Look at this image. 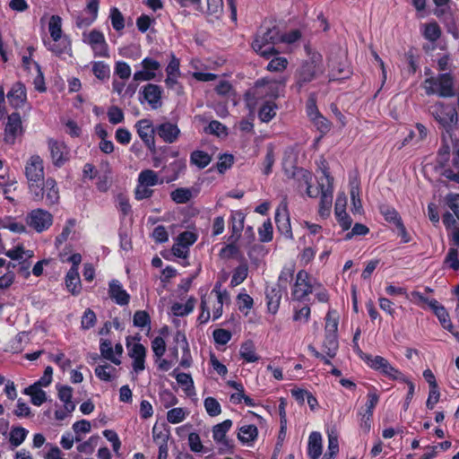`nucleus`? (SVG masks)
<instances>
[{
	"label": "nucleus",
	"mask_w": 459,
	"mask_h": 459,
	"mask_svg": "<svg viewBox=\"0 0 459 459\" xmlns=\"http://www.w3.org/2000/svg\"><path fill=\"white\" fill-rule=\"evenodd\" d=\"M328 445L326 452L323 453V437L320 432L313 431L307 439V453L309 459H334L339 453V433L335 427L326 429Z\"/></svg>",
	"instance_id": "1"
},
{
	"label": "nucleus",
	"mask_w": 459,
	"mask_h": 459,
	"mask_svg": "<svg viewBox=\"0 0 459 459\" xmlns=\"http://www.w3.org/2000/svg\"><path fill=\"white\" fill-rule=\"evenodd\" d=\"M229 301L227 290L216 285L212 291L204 296L201 301L200 324H206L210 319L217 320L222 316L223 305Z\"/></svg>",
	"instance_id": "2"
},
{
	"label": "nucleus",
	"mask_w": 459,
	"mask_h": 459,
	"mask_svg": "<svg viewBox=\"0 0 459 459\" xmlns=\"http://www.w3.org/2000/svg\"><path fill=\"white\" fill-rule=\"evenodd\" d=\"M48 36L43 39L48 50L56 56L68 54L71 51V43L62 30V19L58 15H52L48 22Z\"/></svg>",
	"instance_id": "3"
},
{
	"label": "nucleus",
	"mask_w": 459,
	"mask_h": 459,
	"mask_svg": "<svg viewBox=\"0 0 459 459\" xmlns=\"http://www.w3.org/2000/svg\"><path fill=\"white\" fill-rule=\"evenodd\" d=\"M297 155L293 149L286 151L283 158V169L288 176L296 177L298 181V186L299 189L305 188L307 195L310 198H316L318 196V189L313 188L312 183L314 176L311 172L298 169L295 166Z\"/></svg>",
	"instance_id": "4"
},
{
	"label": "nucleus",
	"mask_w": 459,
	"mask_h": 459,
	"mask_svg": "<svg viewBox=\"0 0 459 459\" xmlns=\"http://www.w3.org/2000/svg\"><path fill=\"white\" fill-rule=\"evenodd\" d=\"M285 87V80L264 78L258 80L251 91L247 94V102L249 107L255 106L258 100L277 99Z\"/></svg>",
	"instance_id": "5"
},
{
	"label": "nucleus",
	"mask_w": 459,
	"mask_h": 459,
	"mask_svg": "<svg viewBox=\"0 0 459 459\" xmlns=\"http://www.w3.org/2000/svg\"><path fill=\"white\" fill-rule=\"evenodd\" d=\"M324 72L322 56L317 52L309 53L296 74V82L293 87L299 91L304 85L317 78Z\"/></svg>",
	"instance_id": "6"
},
{
	"label": "nucleus",
	"mask_w": 459,
	"mask_h": 459,
	"mask_svg": "<svg viewBox=\"0 0 459 459\" xmlns=\"http://www.w3.org/2000/svg\"><path fill=\"white\" fill-rule=\"evenodd\" d=\"M360 359L368 368L378 372L390 380H405V374L394 367L388 359L379 355H371L358 350Z\"/></svg>",
	"instance_id": "7"
},
{
	"label": "nucleus",
	"mask_w": 459,
	"mask_h": 459,
	"mask_svg": "<svg viewBox=\"0 0 459 459\" xmlns=\"http://www.w3.org/2000/svg\"><path fill=\"white\" fill-rule=\"evenodd\" d=\"M25 175L30 193L37 198H42L40 185L44 179V165L40 156L35 154L29 158L25 165Z\"/></svg>",
	"instance_id": "8"
},
{
	"label": "nucleus",
	"mask_w": 459,
	"mask_h": 459,
	"mask_svg": "<svg viewBox=\"0 0 459 459\" xmlns=\"http://www.w3.org/2000/svg\"><path fill=\"white\" fill-rule=\"evenodd\" d=\"M277 43H279V31L277 29L272 28L257 34L252 43V48L261 56L270 58L279 53V50L275 49Z\"/></svg>",
	"instance_id": "9"
},
{
	"label": "nucleus",
	"mask_w": 459,
	"mask_h": 459,
	"mask_svg": "<svg viewBox=\"0 0 459 459\" xmlns=\"http://www.w3.org/2000/svg\"><path fill=\"white\" fill-rule=\"evenodd\" d=\"M319 169L325 177L326 187L324 183H319L318 195L321 194L320 204H319V214L325 218L329 216L332 204H333V178L330 175L326 162L322 160L319 164Z\"/></svg>",
	"instance_id": "10"
},
{
	"label": "nucleus",
	"mask_w": 459,
	"mask_h": 459,
	"mask_svg": "<svg viewBox=\"0 0 459 459\" xmlns=\"http://www.w3.org/2000/svg\"><path fill=\"white\" fill-rule=\"evenodd\" d=\"M423 88L428 95L437 94L440 97H453L455 93L454 78L449 74H439L437 78L426 79Z\"/></svg>",
	"instance_id": "11"
},
{
	"label": "nucleus",
	"mask_w": 459,
	"mask_h": 459,
	"mask_svg": "<svg viewBox=\"0 0 459 459\" xmlns=\"http://www.w3.org/2000/svg\"><path fill=\"white\" fill-rule=\"evenodd\" d=\"M127 354L132 359V374L139 375L145 369L146 348L141 343L139 336L126 338Z\"/></svg>",
	"instance_id": "12"
},
{
	"label": "nucleus",
	"mask_w": 459,
	"mask_h": 459,
	"mask_svg": "<svg viewBox=\"0 0 459 459\" xmlns=\"http://www.w3.org/2000/svg\"><path fill=\"white\" fill-rule=\"evenodd\" d=\"M158 173L152 169H143L140 172L137 178V185L134 190V195L137 200L146 199L152 196V186L161 184Z\"/></svg>",
	"instance_id": "13"
},
{
	"label": "nucleus",
	"mask_w": 459,
	"mask_h": 459,
	"mask_svg": "<svg viewBox=\"0 0 459 459\" xmlns=\"http://www.w3.org/2000/svg\"><path fill=\"white\" fill-rule=\"evenodd\" d=\"M429 113L434 119L443 127L449 128L458 119L456 108L452 104H445L437 101L429 107Z\"/></svg>",
	"instance_id": "14"
},
{
	"label": "nucleus",
	"mask_w": 459,
	"mask_h": 459,
	"mask_svg": "<svg viewBox=\"0 0 459 459\" xmlns=\"http://www.w3.org/2000/svg\"><path fill=\"white\" fill-rule=\"evenodd\" d=\"M339 315L335 310L330 309L325 317V341L324 343L328 356L333 357L338 348L337 330Z\"/></svg>",
	"instance_id": "15"
},
{
	"label": "nucleus",
	"mask_w": 459,
	"mask_h": 459,
	"mask_svg": "<svg viewBox=\"0 0 459 459\" xmlns=\"http://www.w3.org/2000/svg\"><path fill=\"white\" fill-rule=\"evenodd\" d=\"M82 40L90 46L94 56L108 57L109 56L108 45L104 34L98 30H91L82 33Z\"/></svg>",
	"instance_id": "16"
},
{
	"label": "nucleus",
	"mask_w": 459,
	"mask_h": 459,
	"mask_svg": "<svg viewBox=\"0 0 459 459\" xmlns=\"http://www.w3.org/2000/svg\"><path fill=\"white\" fill-rule=\"evenodd\" d=\"M27 225L35 231L41 233L50 228L53 223V216L43 209H35L26 215Z\"/></svg>",
	"instance_id": "17"
},
{
	"label": "nucleus",
	"mask_w": 459,
	"mask_h": 459,
	"mask_svg": "<svg viewBox=\"0 0 459 459\" xmlns=\"http://www.w3.org/2000/svg\"><path fill=\"white\" fill-rule=\"evenodd\" d=\"M315 281L305 271H299L296 276V281L292 290V297L297 300L304 299L308 294L313 293Z\"/></svg>",
	"instance_id": "18"
},
{
	"label": "nucleus",
	"mask_w": 459,
	"mask_h": 459,
	"mask_svg": "<svg viewBox=\"0 0 459 459\" xmlns=\"http://www.w3.org/2000/svg\"><path fill=\"white\" fill-rule=\"evenodd\" d=\"M140 66L142 69L134 74V80L136 82L152 81L160 74V62L152 57L143 58Z\"/></svg>",
	"instance_id": "19"
},
{
	"label": "nucleus",
	"mask_w": 459,
	"mask_h": 459,
	"mask_svg": "<svg viewBox=\"0 0 459 459\" xmlns=\"http://www.w3.org/2000/svg\"><path fill=\"white\" fill-rule=\"evenodd\" d=\"M162 88L157 84L148 83L140 91L141 103L147 102L151 108L157 109L162 105Z\"/></svg>",
	"instance_id": "20"
},
{
	"label": "nucleus",
	"mask_w": 459,
	"mask_h": 459,
	"mask_svg": "<svg viewBox=\"0 0 459 459\" xmlns=\"http://www.w3.org/2000/svg\"><path fill=\"white\" fill-rule=\"evenodd\" d=\"M233 422L231 420H225L212 427V439L221 446V451H232L233 446L227 438V433L230 431Z\"/></svg>",
	"instance_id": "21"
},
{
	"label": "nucleus",
	"mask_w": 459,
	"mask_h": 459,
	"mask_svg": "<svg viewBox=\"0 0 459 459\" xmlns=\"http://www.w3.org/2000/svg\"><path fill=\"white\" fill-rule=\"evenodd\" d=\"M48 147L51 160L56 167L63 166L69 160L70 152L64 142L49 139L48 141Z\"/></svg>",
	"instance_id": "22"
},
{
	"label": "nucleus",
	"mask_w": 459,
	"mask_h": 459,
	"mask_svg": "<svg viewBox=\"0 0 459 459\" xmlns=\"http://www.w3.org/2000/svg\"><path fill=\"white\" fill-rule=\"evenodd\" d=\"M134 126L142 141L150 150H152L155 147L154 134L156 133L152 122L144 118L137 121Z\"/></svg>",
	"instance_id": "23"
},
{
	"label": "nucleus",
	"mask_w": 459,
	"mask_h": 459,
	"mask_svg": "<svg viewBox=\"0 0 459 459\" xmlns=\"http://www.w3.org/2000/svg\"><path fill=\"white\" fill-rule=\"evenodd\" d=\"M100 351L101 356L114 363L116 366L121 364V356L124 352V348L121 343H117L115 347L108 340H101L100 344Z\"/></svg>",
	"instance_id": "24"
},
{
	"label": "nucleus",
	"mask_w": 459,
	"mask_h": 459,
	"mask_svg": "<svg viewBox=\"0 0 459 459\" xmlns=\"http://www.w3.org/2000/svg\"><path fill=\"white\" fill-rule=\"evenodd\" d=\"M275 222L279 231L288 238H292L287 204L282 202L275 212Z\"/></svg>",
	"instance_id": "25"
},
{
	"label": "nucleus",
	"mask_w": 459,
	"mask_h": 459,
	"mask_svg": "<svg viewBox=\"0 0 459 459\" xmlns=\"http://www.w3.org/2000/svg\"><path fill=\"white\" fill-rule=\"evenodd\" d=\"M22 134L21 117L18 113H13L8 117L5 126L4 140L8 143H14L15 139Z\"/></svg>",
	"instance_id": "26"
},
{
	"label": "nucleus",
	"mask_w": 459,
	"mask_h": 459,
	"mask_svg": "<svg viewBox=\"0 0 459 459\" xmlns=\"http://www.w3.org/2000/svg\"><path fill=\"white\" fill-rule=\"evenodd\" d=\"M99 12V0L88 2L85 9L76 19V25L79 28L88 27L97 19Z\"/></svg>",
	"instance_id": "27"
},
{
	"label": "nucleus",
	"mask_w": 459,
	"mask_h": 459,
	"mask_svg": "<svg viewBox=\"0 0 459 459\" xmlns=\"http://www.w3.org/2000/svg\"><path fill=\"white\" fill-rule=\"evenodd\" d=\"M40 194H43L42 198H37L36 200H42L45 198V202L48 205H53L59 200V190L55 179L49 178L43 182V186H40Z\"/></svg>",
	"instance_id": "28"
},
{
	"label": "nucleus",
	"mask_w": 459,
	"mask_h": 459,
	"mask_svg": "<svg viewBox=\"0 0 459 459\" xmlns=\"http://www.w3.org/2000/svg\"><path fill=\"white\" fill-rule=\"evenodd\" d=\"M428 305L438 318L442 327L452 333L454 335H456L454 333V325L446 309L435 299L429 300Z\"/></svg>",
	"instance_id": "29"
},
{
	"label": "nucleus",
	"mask_w": 459,
	"mask_h": 459,
	"mask_svg": "<svg viewBox=\"0 0 459 459\" xmlns=\"http://www.w3.org/2000/svg\"><path fill=\"white\" fill-rule=\"evenodd\" d=\"M109 297L120 306H125L129 303L130 295L124 289L121 282L117 280H112L108 285Z\"/></svg>",
	"instance_id": "30"
},
{
	"label": "nucleus",
	"mask_w": 459,
	"mask_h": 459,
	"mask_svg": "<svg viewBox=\"0 0 459 459\" xmlns=\"http://www.w3.org/2000/svg\"><path fill=\"white\" fill-rule=\"evenodd\" d=\"M156 133L165 142L172 143L180 134V129L176 124L164 122L156 127Z\"/></svg>",
	"instance_id": "31"
},
{
	"label": "nucleus",
	"mask_w": 459,
	"mask_h": 459,
	"mask_svg": "<svg viewBox=\"0 0 459 459\" xmlns=\"http://www.w3.org/2000/svg\"><path fill=\"white\" fill-rule=\"evenodd\" d=\"M7 99L13 108L23 106L27 100L26 90L22 83L16 82L7 93Z\"/></svg>",
	"instance_id": "32"
},
{
	"label": "nucleus",
	"mask_w": 459,
	"mask_h": 459,
	"mask_svg": "<svg viewBox=\"0 0 459 459\" xmlns=\"http://www.w3.org/2000/svg\"><path fill=\"white\" fill-rule=\"evenodd\" d=\"M238 439L246 446H252L258 437V429L253 424H245L238 429Z\"/></svg>",
	"instance_id": "33"
},
{
	"label": "nucleus",
	"mask_w": 459,
	"mask_h": 459,
	"mask_svg": "<svg viewBox=\"0 0 459 459\" xmlns=\"http://www.w3.org/2000/svg\"><path fill=\"white\" fill-rule=\"evenodd\" d=\"M65 286L69 292L73 295L80 293L82 285L79 272L75 268H70L65 275Z\"/></svg>",
	"instance_id": "34"
},
{
	"label": "nucleus",
	"mask_w": 459,
	"mask_h": 459,
	"mask_svg": "<svg viewBox=\"0 0 459 459\" xmlns=\"http://www.w3.org/2000/svg\"><path fill=\"white\" fill-rule=\"evenodd\" d=\"M23 394L30 397V402L35 406H40L47 401V394L34 385H30L23 390Z\"/></svg>",
	"instance_id": "35"
},
{
	"label": "nucleus",
	"mask_w": 459,
	"mask_h": 459,
	"mask_svg": "<svg viewBox=\"0 0 459 459\" xmlns=\"http://www.w3.org/2000/svg\"><path fill=\"white\" fill-rule=\"evenodd\" d=\"M117 368L108 363L99 365L95 368V374L97 377L105 382H109L117 378Z\"/></svg>",
	"instance_id": "36"
},
{
	"label": "nucleus",
	"mask_w": 459,
	"mask_h": 459,
	"mask_svg": "<svg viewBox=\"0 0 459 459\" xmlns=\"http://www.w3.org/2000/svg\"><path fill=\"white\" fill-rule=\"evenodd\" d=\"M0 229H5L13 233L23 234L27 232L26 225L15 218L6 217L0 221Z\"/></svg>",
	"instance_id": "37"
},
{
	"label": "nucleus",
	"mask_w": 459,
	"mask_h": 459,
	"mask_svg": "<svg viewBox=\"0 0 459 459\" xmlns=\"http://www.w3.org/2000/svg\"><path fill=\"white\" fill-rule=\"evenodd\" d=\"M29 431L21 426L13 427L9 433V443L13 448L20 446L26 439Z\"/></svg>",
	"instance_id": "38"
},
{
	"label": "nucleus",
	"mask_w": 459,
	"mask_h": 459,
	"mask_svg": "<svg viewBox=\"0 0 459 459\" xmlns=\"http://www.w3.org/2000/svg\"><path fill=\"white\" fill-rule=\"evenodd\" d=\"M196 299L194 297L187 299L185 304L176 302L171 306V312L176 316H184L193 312Z\"/></svg>",
	"instance_id": "39"
},
{
	"label": "nucleus",
	"mask_w": 459,
	"mask_h": 459,
	"mask_svg": "<svg viewBox=\"0 0 459 459\" xmlns=\"http://www.w3.org/2000/svg\"><path fill=\"white\" fill-rule=\"evenodd\" d=\"M281 299L280 290L272 288L266 291V305L268 312L274 315L277 313Z\"/></svg>",
	"instance_id": "40"
},
{
	"label": "nucleus",
	"mask_w": 459,
	"mask_h": 459,
	"mask_svg": "<svg viewBox=\"0 0 459 459\" xmlns=\"http://www.w3.org/2000/svg\"><path fill=\"white\" fill-rule=\"evenodd\" d=\"M420 31L423 37L431 42L437 41L441 36V29L436 22L422 24Z\"/></svg>",
	"instance_id": "41"
},
{
	"label": "nucleus",
	"mask_w": 459,
	"mask_h": 459,
	"mask_svg": "<svg viewBox=\"0 0 459 459\" xmlns=\"http://www.w3.org/2000/svg\"><path fill=\"white\" fill-rule=\"evenodd\" d=\"M231 219V230L232 236L230 237L232 242L238 239L241 231L244 228L245 216L240 212H233L230 216Z\"/></svg>",
	"instance_id": "42"
},
{
	"label": "nucleus",
	"mask_w": 459,
	"mask_h": 459,
	"mask_svg": "<svg viewBox=\"0 0 459 459\" xmlns=\"http://www.w3.org/2000/svg\"><path fill=\"white\" fill-rule=\"evenodd\" d=\"M152 434L153 442L157 446L168 444L170 432L164 424H154Z\"/></svg>",
	"instance_id": "43"
},
{
	"label": "nucleus",
	"mask_w": 459,
	"mask_h": 459,
	"mask_svg": "<svg viewBox=\"0 0 459 459\" xmlns=\"http://www.w3.org/2000/svg\"><path fill=\"white\" fill-rule=\"evenodd\" d=\"M239 355L247 363H253L259 360V356L255 351V344L251 341L244 342L239 349Z\"/></svg>",
	"instance_id": "44"
},
{
	"label": "nucleus",
	"mask_w": 459,
	"mask_h": 459,
	"mask_svg": "<svg viewBox=\"0 0 459 459\" xmlns=\"http://www.w3.org/2000/svg\"><path fill=\"white\" fill-rule=\"evenodd\" d=\"M91 71L100 81H108L110 77V67L103 61L91 62Z\"/></svg>",
	"instance_id": "45"
},
{
	"label": "nucleus",
	"mask_w": 459,
	"mask_h": 459,
	"mask_svg": "<svg viewBox=\"0 0 459 459\" xmlns=\"http://www.w3.org/2000/svg\"><path fill=\"white\" fill-rule=\"evenodd\" d=\"M276 108H277V107L274 103V100H264L259 109V113H258L259 118L263 122H269L276 115Z\"/></svg>",
	"instance_id": "46"
},
{
	"label": "nucleus",
	"mask_w": 459,
	"mask_h": 459,
	"mask_svg": "<svg viewBox=\"0 0 459 459\" xmlns=\"http://www.w3.org/2000/svg\"><path fill=\"white\" fill-rule=\"evenodd\" d=\"M5 255L12 260L22 261L32 258L34 256V252L32 250L25 249L22 245H18L17 247L8 250Z\"/></svg>",
	"instance_id": "47"
},
{
	"label": "nucleus",
	"mask_w": 459,
	"mask_h": 459,
	"mask_svg": "<svg viewBox=\"0 0 459 459\" xmlns=\"http://www.w3.org/2000/svg\"><path fill=\"white\" fill-rule=\"evenodd\" d=\"M329 66L331 71L328 76L332 81L347 78L351 74L349 66L344 63H340L338 67H335L334 62L332 61Z\"/></svg>",
	"instance_id": "48"
},
{
	"label": "nucleus",
	"mask_w": 459,
	"mask_h": 459,
	"mask_svg": "<svg viewBox=\"0 0 459 459\" xmlns=\"http://www.w3.org/2000/svg\"><path fill=\"white\" fill-rule=\"evenodd\" d=\"M211 160V155L204 151H194L190 156V162L199 169L207 167Z\"/></svg>",
	"instance_id": "49"
},
{
	"label": "nucleus",
	"mask_w": 459,
	"mask_h": 459,
	"mask_svg": "<svg viewBox=\"0 0 459 459\" xmlns=\"http://www.w3.org/2000/svg\"><path fill=\"white\" fill-rule=\"evenodd\" d=\"M58 398L64 403L65 409L74 411L75 404L72 402L73 389L68 385H61L57 387Z\"/></svg>",
	"instance_id": "50"
},
{
	"label": "nucleus",
	"mask_w": 459,
	"mask_h": 459,
	"mask_svg": "<svg viewBox=\"0 0 459 459\" xmlns=\"http://www.w3.org/2000/svg\"><path fill=\"white\" fill-rule=\"evenodd\" d=\"M447 179L459 183V149L452 162V167L446 168L442 172Z\"/></svg>",
	"instance_id": "51"
},
{
	"label": "nucleus",
	"mask_w": 459,
	"mask_h": 459,
	"mask_svg": "<svg viewBox=\"0 0 459 459\" xmlns=\"http://www.w3.org/2000/svg\"><path fill=\"white\" fill-rule=\"evenodd\" d=\"M188 414L189 411L186 408H173L167 412V420L171 424H178L184 421Z\"/></svg>",
	"instance_id": "52"
},
{
	"label": "nucleus",
	"mask_w": 459,
	"mask_h": 459,
	"mask_svg": "<svg viewBox=\"0 0 459 459\" xmlns=\"http://www.w3.org/2000/svg\"><path fill=\"white\" fill-rule=\"evenodd\" d=\"M295 273V265L293 264H290L285 265L278 278V285L279 288L286 289L290 281L292 280Z\"/></svg>",
	"instance_id": "53"
},
{
	"label": "nucleus",
	"mask_w": 459,
	"mask_h": 459,
	"mask_svg": "<svg viewBox=\"0 0 459 459\" xmlns=\"http://www.w3.org/2000/svg\"><path fill=\"white\" fill-rule=\"evenodd\" d=\"M367 402L365 403V408L363 411L359 412V414L368 415L373 417V411L377 404L379 401V395L376 389H373L368 392L367 396Z\"/></svg>",
	"instance_id": "54"
},
{
	"label": "nucleus",
	"mask_w": 459,
	"mask_h": 459,
	"mask_svg": "<svg viewBox=\"0 0 459 459\" xmlns=\"http://www.w3.org/2000/svg\"><path fill=\"white\" fill-rule=\"evenodd\" d=\"M351 212L354 214H361L362 212V203L359 198V188L357 184H351Z\"/></svg>",
	"instance_id": "55"
},
{
	"label": "nucleus",
	"mask_w": 459,
	"mask_h": 459,
	"mask_svg": "<svg viewBox=\"0 0 459 459\" xmlns=\"http://www.w3.org/2000/svg\"><path fill=\"white\" fill-rule=\"evenodd\" d=\"M91 425L89 420H82L73 424V430L75 433V441L79 442L82 439L83 435L91 432Z\"/></svg>",
	"instance_id": "56"
},
{
	"label": "nucleus",
	"mask_w": 459,
	"mask_h": 459,
	"mask_svg": "<svg viewBox=\"0 0 459 459\" xmlns=\"http://www.w3.org/2000/svg\"><path fill=\"white\" fill-rule=\"evenodd\" d=\"M133 322L135 327L151 329V317L144 310L136 311L134 315Z\"/></svg>",
	"instance_id": "57"
},
{
	"label": "nucleus",
	"mask_w": 459,
	"mask_h": 459,
	"mask_svg": "<svg viewBox=\"0 0 459 459\" xmlns=\"http://www.w3.org/2000/svg\"><path fill=\"white\" fill-rule=\"evenodd\" d=\"M237 303L238 309L247 316L250 309L253 307L254 300L246 292H241L237 297Z\"/></svg>",
	"instance_id": "58"
},
{
	"label": "nucleus",
	"mask_w": 459,
	"mask_h": 459,
	"mask_svg": "<svg viewBox=\"0 0 459 459\" xmlns=\"http://www.w3.org/2000/svg\"><path fill=\"white\" fill-rule=\"evenodd\" d=\"M208 15L219 18L223 12V1L222 0H207L206 10L201 11Z\"/></svg>",
	"instance_id": "59"
},
{
	"label": "nucleus",
	"mask_w": 459,
	"mask_h": 459,
	"mask_svg": "<svg viewBox=\"0 0 459 459\" xmlns=\"http://www.w3.org/2000/svg\"><path fill=\"white\" fill-rule=\"evenodd\" d=\"M204 405L206 412L211 417H216L221 413V406L220 403L213 397L205 398Z\"/></svg>",
	"instance_id": "60"
},
{
	"label": "nucleus",
	"mask_w": 459,
	"mask_h": 459,
	"mask_svg": "<svg viewBox=\"0 0 459 459\" xmlns=\"http://www.w3.org/2000/svg\"><path fill=\"white\" fill-rule=\"evenodd\" d=\"M115 75L121 80H127L132 74L131 66L125 61H117L114 67Z\"/></svg>",
	"instance_id": "61"
},
{
	"label": "nucleus",
	"mask_w": 459,
	"mask_h": 459,
	"mask_svg": "<svg viewBox=\"0 0 459 459\" xmlns=\"http://www.w3.org/2000/svg\"><path fill=\"white\" fill-rule=\"evenodd\" d=\"M171 199L177 204H186L192 197V193L187 188H178L171 193Z\"/></svg>",
	"instance_id": "62"
},
{
	"label": "nucleus",
	"mask_w": 459,
	"mask_h": 459,
	"mask_svg": "<svg viewBox=\"0 0 459 459\" xmlns=\"http://www.w3.org/2000/svg\"><path fill=\"white\" fill-rule=\"evenodd\" d=\"M288 64L289 62L285 57L275 56L267 65V70L270 72H283Z\"/></svg>",
	"instance_id": "63"
},
{
	"label": "nucleus",
	"mask_w": 459,
	"mask_h": 459,
	"mask_svg": "<svg viewBox=\"0 0 459 459\" xmlns=\"http://www.w3.org/2000/svg\"><path fill=\"white\" fill-rule=\"evenodd\" d=\"M259 238L262 242H269L273 239V224L270 220L265 221L258 229Z\"/></svg>",
	"instance_id": "64"
}]
</instances>
